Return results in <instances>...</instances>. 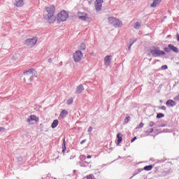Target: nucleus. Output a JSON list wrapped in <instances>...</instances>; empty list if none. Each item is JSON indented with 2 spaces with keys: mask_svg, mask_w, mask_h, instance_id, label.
Instances as JSON below:
<instances>
[{
  "mask_svg": "<svg viewBox=\"0 0 179 179\" xmlns=\"http://www.w3.org/2000/svg\"><path fill=\"white\" fill-rule=\"evenodd\" d=\"M55 14V6H54V5L45 7L43 12V19H45L48 23H54L57 19Z\"/></svg>",
  "mask_w": 179,
  "mask_h": 179,
  "instance_id": "1",
  "label": "nucleus"
},
{
  "mask_svg": "<svg viewBox=\"0 0 179 179\" xmlns=\"http://www.w3.org/2000/svg\"><path fill=\"white\" fill-rule=\"evenodd\" d=\"M36 70L34 69H30L29 70L24 71V80L27 83H31L34 78H37L36 75Z\"/></svg>",
  "mask_w": 179,
  "mask_h": 179,
  "instance_id": "2",
  "label": "nucleus"
},
{
  "mask_svg": "<svg viewBox=\"0 0 179 179\" xmlns=\"http://www.w3.org/2000/svg\"><path fill=\"white\" fill-rule=\"evenodd\" d=\"M150 52L152 57L156 58V57H161V55H166V52L163 50H160V48L153 46L151 50H150Z\"/></svg>",
  "mask_w": 179,
  "mask_h": 179,
  "instance_id": "3",
  "label": "nucleus"
},
{
  "mask_svg": "<svg viewBox=\"0 0 179 179\" xmlns=\"http://www.w3.org/2000/svg\"><path fill=\"white\" fill-rule=\"evenodd\" d=\"M108 22L110 24H113V27H122V21L114 17H108Z\"/></svg>",
  "mask_w": 179,
  "mask_h": 179,
  "instance_id": "4",
  "label": "nucleus"
},
{
  "mask_svg": "<svg viewBox=\"0 0 179 179\" xmlns=\"http://www.w3.org/2000/svg\"><path fill=\"white\" fill-rule=\"evenodd\" d=\"M69 14L65 10H62L57 14V20L59 22H65L68 19Z\"/></svg>",
  "mask_w": 179,
  "mask_h": 179,
  "instance_id": "5",
  "label": "nucleus"
},
{
  "mask_svg": "<svg viewBox=\"0 0 179 179\" xmlns=\"http://www.w3.org/2000/svg\"><path fill=\"white\" fill-rule=\"evenodd\" d=\"M37 43V38H28L25 41L24 44L27 45V47H29V48H32V47H34Z\"/></svg>",
  "mask_w": 179,
  "mask_h": 179,
  "instance_id": "6",
  "label": "nucleus"
},
{
  "mask_svg": "<svg viewBox=\"0 0 179 179\" xmlns=\"http://www.w3.org/2000/svg\"><path fill=\"white\" fill-rule=\"evenodd\" d=\"M82 57H83V55L82 54V51L80 50L76 51V52L73 54V59L75 62H79V61L82 59Z\"/></svg>",
  "mask_w": 179,
  "mask_h": 179,
  "instance_id": "7",
  "label": "nucleus"
},
{
  "mask_svg": "<svg viewBox=\"0 0 179 179\" xmlns=\"http://www.w3.org/2000/svg\"><path fill=\"white\" fill-rule=\"evenodd\" d=\"M103 0H96L94 2L95 9L97 12H100L101 10V8L103 6Z\"/></svg>",
  "mask_w": 179,
  "mask_h": 179,
  "instance_id": "8",
  "label": "nucleus"
},
{
  "mask_svg": "<svg viewBox=\"0 0 179 179\" xmlns=\"http://www.w3.org/2000/svg\"><path fill=\"white\" fill-rule=\"evenodd\" d=\"M111 61H113V56L111 55H107L104 58V64L106 66H110L111 64Z\"/></svg>",
  "mask_w": 179,
  "mask_h": 179,
  "instance_id": "9",
  "label": "nucleus"
},
{
  "mask_svg": "<svg viewBox=\"0 0 179 179\" xmlns=\"http://www.w3.org/2000/svg\"><path fill=\"white\" fill-rule=\"evenodd\" d=\"M32 121H35V122H37V121H38V117H36V115H30V116L27 118V122H28L29 125H31V124H33V123H31Z\"/></svg>",
  "mask_w": 179,
  "mask_h": 179,
  "instance_id": "10",
  "label": "nucleus"
},
{
  "mask_svg": "<svg viewBox=\"0 0 179 179\" xmlns=\"http://www.w3.org/2000/svg\"><path fill=\"white\" fill-rule=\"evenodd\" d=\"M78 18L80 20H83V22L87 21V15L85 13H78Z\"/></svg>",
  "mask_w": 179,
  "mask_h": 179,
  "instance_id": "11",
  "label": "nucleus"
},
{
  "mask_svg": "<svg viewBox=\"0 0 179 179\" xmlns=\"http://www.w3.org/2000/svg\"><path fill=\"white\" fill-rule=\"evenodd\" d=\"M176 104L177 103H176V102L173 99H169L166 103L167 107H175Z\"/></svg>",
  "mask_w": 179,
  "mask_h": 179,
  "instance_id": "12",
  "label": "nucleus"
},
{
  "mask_svg": "<svg viewBox=\"0 0 179 179\" xmlns=\"http://www.w3.org/2000/svg\"><path fill=\"white\" fill-rule=\"evenodd\" d=\"M168 47L171 49V51H173V52H176V54H178L179 50L177 48V47L174 46V45L169 44Z\"/></svg>",
  "mask_w": 179,
  "mask_h": 179,
  "instance_id": "13",
  "label": "nucleus"
},
{
  "mask_svg": "<svg viewBox=\"0 0 179 179\" xmlns=\"http://www.w3.org/2000/svg\"><path fill=\"white\" fill-rule=\"evenodd\" d=\"M83 90H85V87H83V85L80 84L76 87V93H78V94H80V93H82Z\"/></svg>",
  "mask_w": 179,
  "mask_h": 179,
  "instance_id": "14",
  "label": "nucleus"
},
{
  "mask_svg": "<svg viewBox=\"0 0 179 179\" xmlns=\"http://www.w3.org/2000/svg\"><path fill=\"white\" fill-rule=\"evenodd\" d=\"M15 5L17 8H22V6L24 5V1H23V0H15Z\"/></svg>",
  "mask_w": 179,
  "mask_h": 179,
  "instance_id": "15",
  "label": "nucleus"
},
{
  "mask_svg": "<svg viewBox=\"0 0 179 179\" xmlns=\"http://www.w3.org/2000/svg\"><path fill=\"white\" fill-rule=\"evenodd\" d=\"M137 39H131L129 43V46H128V50L129 51H131V47H132V45H134V44H135V43H136Z\"/></svg>",
  "mask_w": 179,
  "mask_h": 179,
  "instance_id": "16",
  "label": "nucleus"
},
{
  "mask_svg": "<svg viewBox=\"0 0 179 179\" xmlns=\"http://www.w3.org/2000/svg\"><path fill=\"white\" fill-rule=\"evenodd\" d=\"M117 145H120L121 142H122V134H121V133L117 134Z\"/></svg>",
  "mask_w": 179,
  "mask_h": 179,
  "instance_id": "17",
  "label": "nucleus"
},
{
  "mask_svg": "<svg viewBox=\"0 0 179 179\" xmlns=\"http://www.w3.org/2000/svg\"><path fill=\"white\" fill-rule=\"evenodd\" d=\"M160 2H162V0H154L153 3L151 4L150 7L156 8V6H157V5H159V3H160Z\"/></svg>",
  "mask_w": 179,
  "mask_h": 179,
  "instance_id": "18",
  "label": "nucleus"
},
{
  "mask_svg": "<svg viewBox=\"0 0 179 179\" xmlns=\"http://www.w3.org/2000/svg\"><path fill=\"white\" fill-rule=\"evenodd\" d=\"M58 124H59L58 120H55L51 124V128H52V129H54L55 128H57V127H58Z\"/></svg>",
  "mask_w": 179,
  "mask_h": 179,
  "instance_id": "19",
  "label": "nucleus"
},
{
  "mask_svg": "<svg viewBox=\"0 0 179 179\" xmlns=\"http://www.w3.org/2000/svg\"><path fill=\"white\" fill-rule=\"evenodd\" d=\"M66 115H68V111L66 110H63L60 113V117H62V118H65Z\"/></svg>",
  "mask_w": 179,
  "mask_h": 179,
  "instance_id": "20",
  "label": "nucleus"
},
{
  "mask_svg": "<svg viewBox=\"0 0 179 179\" xmlns=\"http://www.w3.org/2000/svg\"><path fill=\"white\" fill-rule=\"evenodd\" d=\"M152 169H153V166L148 165V166H145L143 169L145 170V171H150V170H152Z\"/></svg>",
  "mask_w": 179,
  "mask_h": 179,
  "instance_id": "21",
  "label": "nucleus"
},
{
  "mask_svg": "<svg viewBox=\"0 0 179 179\" xmlns=\"http://www.w3.org/2000/svg\"><path fill=\"white\" fill-rule=\"evenodd\" d=\"M62 153L64 154V155H65V151L66 150V145H65V138H64V140H63V143H62Z\"/></svg>",
  "mask_w": 179,
  "mask_h": 179,
  "instance_id": "22",
  "label": "nucleus"
},
{
  "mask_svg": "<svg viewBox=\"0 0 179 179\" xmlns=\"http://www.w3.org/2000/svg\"><path fill=\"white\" fill-rule=\"evenodd\" d=\"M142 171H143V169H138L136 171V173L133 175V176H131L130 178V179L134 178V176H136V174H139V173H142Z\"/></svg>",
  "mask_w": 179,
  "mask_h": 179,
  "instance_id": "23",
  "label": "nucleus"
},
{
  "mask_svg": "<svg viewBox=\"0 0 179 179\" xmlns=\"http://www.w3.org/2000/svg\"><path fill=\"white\" fill-rule=\"evenodd\" d=\"M134 29H136V30H139L141 29V22H137L134 24Z\"/></svg>",
  "mask_w": 179,
  "mask_h": 179,
  "instance_id": "24",
  "label": "nucleus"
},
{
  "mask_svg": "<svg viewBox=\"0 0 179 179\" xmlns=\"http://www.w3.org/2000/svg\"><path fill=\"white\" fill-rule=\"evenodd\" d=\"M79 48L81 51H85V50H86V45L85 43H81Z\"/></svg>",
  "mask_w": 179,
  "mask_h": 179,
  "instance_id": "25",
  "label": "nucleus"
},
{
  "mask_svg": "<svg viewBox=\"0 0 179 179\" xmlns=\"http://www.w3.org/2000/svg\"><path fill=\"white\" fill-rule=\"evenodd\" d=\"M164 117V114L163 113H157V118L160 119Z\"/></svg>",
  "mask_w": 179,
  "mask_h": 179,
  "instance_id": "26",
  "label": "nucleus"
},
{
  "mask_svg": "<svg viewBox=\"0 0 179 179\" xmlns=\"http://www.w3.org/2000/svg\"><path fill=\"white\" fill-rule=\"evenodd\" d=\"M72 103H73V99L70 98L67 100V104L69 106L71 104H72Z\"/></svg>",
  "mask_w": 179,
  "mask_h": 179,
  "instance_id": "27",
  "label": "nucleus"
},
{
  "mask_svg": "<svg viewBox=\"0 0 179 179\" xmlns=\"http://www.w3.org/2000/svg\"><path fill=\"white\" fill-rule=\"evenodd\" d=\"M129 120H131V117L127 116L125 119H124V124H128L129 122Z\"/></svg>",
  "mask_w": 179,
  "mask_h": 179,
  "instance_id": "28",
  "label": "nucleus"
},
{
  "mask_svg": "<svg viewBox=\"0 0 179 179\" xmlns=\"http://www.w3.org/2000/svg\"><path fill=\"white\" fill-rule=\"evenodd\" d=\"M155 129L153 128L150 129L149 130H146L145 132V134H152Z\"/></svg>",
  "mask_w": 179,
  "mask_h": 179,
  "instance_id": "29",
  "label": "nucleus"
},
{
  "mask_svg": "<svg viewBox=\"0 0 179 179\" xmlns=\"http://www.w3.org/2000/svg\"><path fill=\"white\" fill-rule=\"evenodd\" d=\"M164 50L166 52H170L171 51V49H170V47L169 46L167 48H164Z\"/></svg>",
  "mask_w": 179,
  "mask_h": 179,
  "instance_id": "30",
  "label": "nucleus"
},
{
  "mask_svg": "<svg viewBox=\"0 0 179 179\" xmlns=\"http://www.w3.org/2000/svg\"><path fill=\"white\" fill-rule=\"evenodd\" d=\"M144 125H145V124H143V122H141L139 124V126L138 127H136V129H138H138H141V128H143Z\"/></svg>",
  "mask_w": 179,
  "mask_h": 179,
  "instance_id": "31",
  "label": "nucleus"
},
{
  "mask_svg": "<svg viewBox=\"0 0 179 179\" xmlns=\"http://www.w3.org/2000/svg\"><path fill=\"white\" fill-rule=\"evenodd\" d=\"M17 161L20 162V163H22L23 162V157H17Z\"/></svg>",
  "mask_w": 179,
  "mask_h": 179,
  "instance_id": "32",
  "label": "nucleus"
},
{
  "mask_svg": "<svg viewBox=\"0 0 179 179\" xmlns=\"http://www.w3.org/2000/svg\"><path fill=\"white\" fill-rule=\"evenodd\" d=\"M93 131V127H90L88 128L87 132H89L90 134H91Z\"/></svg>",
  "mask_w": 179,
  "mask_h": 179,
  "instance_id": "33",
  "label": "nucleus"
},
{
  "mask_svg": "<svg viewBox=\"0 0 179 179\" xmlns=\"http://www.w3.org/2000/svg\"><path fill=\"white\" fill-rule=\"evenodd\" d=\"M87 179H94V176L93 175H89L87 176Z\"/></svg>",
  "mask_w": 179,
  "mask_h": 179,
  "instance_id": "34",
  "label": "nucleus"
},
{
  "mask_svg": "<svg viewBox=\"0 0 179 179\" xmlns=\"http://www.w3.org/2000/svg\"><path fill=\"white\" fill-rule=\"evenodd\" d=\"M153 125H155V122H153V121H150L149 122V127H153Z\"/></svg>",
  "mask_w": 179,
  "mask_h": 179,
  "instance_id": "35",
  "label": "nucleus"
},
{
  "mask_svg": "<svg viewBox=\"0 0 179 179\" xmlns=\"http://www.w3.org/2000/svg\"><path fill=\"white\" fill-rule=\"evenodd\" d=\"M159 108H161V110H163L164 111H166V110L167 109L164 106L159 107Z\"/></svg>",
  "mask_w": 179,
  "mask_h": 179,
  "instance_id": "36",
  "label": "nucleus"
},
{
  "mask_svg": "<svg viewBox=\"0 0 179 179\" xmlns=\"http://www.w3.org/2000/svg\"><path fill=\"white\" fill-rule=\"evenodd\" d=\"M167 65H163L162 66V69H164V70H166V69H167Z\"/></svg>",
  "mask_w": 179,
  "mask_h": 179,
  "instance_id": "37",
  "label": "nucleus"
},
{
  "mask_svg": "<svg viewBox=\"0 0 179 179\" xmlns=\"http://www.w3.org/2000/svg\"><path fill=\"white\" fill-rule=\"evenodd\" d=\"M136 139H137V138H136V136H134V137L131 139V143H134V142H135V140H136Z\"/></svg>",
  "mask_w": 179,
  "mask_h": 179,
  "instance_id": "38",
  "label": "nucleus"
},
{
  "mask_svg": "<svg viewBox=\"0 0 179 179\" xmlns=\"http://www.w3.org/2000/svg\"><path fill=\"white\" fill-rule=\"evenodd\" d=\"M85 142H86V139L83 140V141L80 142V145H83V143H85Z\"/></svg>",
  "mask_w": 179,
  "mask_h": 179,
  "instance_id": "39",
  "label": "nucleus"
},
{
  "mask_svg": "<svg viewBox=\"0 0 179 179\" xmlns=\"http://www.w3.org/2000/svg\"><path fill=\"white\" fill-rule=\"evenodd\" d=\"M87 159H92V155H87Z\"/></svg>",
  "mask_w": 179,
  "mask_h": 179,
  "instance_id": "40",
  "label": "nucleus"
},
{
  "mask_svg": "<svg viewBox=\"0 0 179 179\" xmlns=\"http://www.w3.org/2000/svg\"><path fill=\"white\" fill-rule=\"evenodd\" d=\"M48 62H52V59L51 58L48 59Z\"/></svg>",
  "mask_w": 179,
  "mask_h": 179,
  "instance_id": "41",
  "label": "nucleus"
},
{
  "mask_svg": "<svg viewBox=\"0 0 179 179\" xmlns=\"http://www.w3.org/2000/svg\"><path fill=\"white\" fill-rule=\"evenodd\" d=\"M3 129H5L3 127H0V132L2 131Z\"/></svg>",
  "mask_w": 179,
  "mask_h": 179,
  "instance_id": "42",
  "label": "nucleus"
},
{
  "mask_svg": "<svg viewBox=\"0 0 179 179\" xmlns=\"http://www.w3.org/2000/svg\"><path fill=\"white\" fill-rule=\"evenodd\" d=\"M177 40H178V41H179V34H177Z\"/></svg>",
  "mask_w": 179,
  "mask_h": 179,
  "instance_id": "43",
  "label": "nucleus"
},
{
  "mask_svg": "<svg viewBox=\"0 0 179 179\" xmlns=\"http://www.w3.org/2000/svg\"><path fill=\"white\" fill-rule=\"evenodd\" d=\"M85 163H87V164H89V162H86V161L85 162Z\"/></svg>",
  "mask_w": 179,
  "mask_h": 179,
  "instance_id": "44",
  "label": "nucleus"
},
{
  "mask_svg": "<svg viewBox=\"0 0 179 179\" xmlns=\"http://www.w3.org/2000/svg\"><path fill=\"white\" fill-rule=\"evenodd\" d=\"M60 65H62V62L60 63Z\"/></svg>",
  "mask_w": 179,
  "mask_h": 179,
  "instance_id": "45",
  "label": "nucleus"
},
{
  "mask_svg": "<svg viewBox=\"0 0 179 179\" xmlns=\"http://www.w3.org/2000/svg\"><path fill=\"white\" fill-rule=\"evenodd\" d=\"M60 65H62V62L60 63Z\"/></svg>",
  "mask_w": 179,
  "mask_h": 179,
  "instance_id": "46",
  "label": "nucleus"
},
{
  "mask_svg": "<svg viewBox=\"0 0 179 179\" xmlns=\"http://www.w3.org/2000/svg\"><path fill=\"white\" fill-rule=\"evenodd\" d=\"M84 166V167H86V165H83Z\"/></svg>",
  "mask_w": 179,
  "mask_h": 179,
  "instance_id": "47",
  "label": "nucleus"
},
{
  "mask_svg": "<svg viewBox=\"0 0 179 179\" xmlns=\"http://www.w3.org/2000/svg\"><path fill=\"white\" fill-rule=\"evenodd\" d=\"M161 127H164V125H162Z\"/></svg>",
  "mask_w": 179,
  "mask_h": 179,
  "instance_id": "48",
  "label": "nucleus"
}]
</instances>
